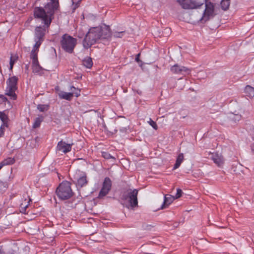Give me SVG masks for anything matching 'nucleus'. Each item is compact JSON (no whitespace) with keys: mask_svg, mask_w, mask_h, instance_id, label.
Wrapping results in <instances>:
<instances>
[{"mask_svg":"<svg viewBox=\"0 0 254 254\" xmlns=\"http://www.w3.org/2000/svg\"><path fill=\"white\" fill-rule=\"evenodd\" d=\"M73 182L76 184L77 188L86 186L88 183L86 174L85 173H83L78 178H77L76 182L73 181Z\"/></svg>","mask_w":254,"mask_h":254,"instance_id":"ddd939ff","label":"nucleus"},{"mask_svg":"<svg viewBox=\"0 0 254 254\" xmlns=\"http://www.w3.org/2000/svg\"><path fill=\"white\" fill-rule=\"evenodd\" d=\"M59 96L60 98L62 99H65L68 101L71 100L72 97L73 96V92H65L64 91H61L59 93Z\"/></svg>","mask_w":254,"mask_h":254,"instance_id":"a211bd4d","label":"nucleus"},{"mask_svg":"<svg viewBox=\"0 0 254 254\" xmlns=\"http://www.w3.org/2000/svg\"><path fill=\"white\" fill-rule=\"evenodd\" d=\"M4 165L3 164V163L1 161L0 163V170L2 168L3 166H4Z\"/></svg>","mask_w":254,"mask_h":254,"instance_id":"79ce46f5","label":"nucleus"},{"mask_svg":"<svg viewBox=\"0 0 254 254\" xmlns=\"http://www.w3.org/2000/svg\"><path fill=\"white\" fill-rule=\"evenodd\" d=\"M210 157L213 162L218 166H221L224 163L223 157L218 153H212Z\"/></svg>","mask_w":254,"mask_h":254,"instance_id":"4468645a","label":"nucleus"},{"mask_svg":"<svg viewBox=\"0 0 254 254\" xmlns=\"http://www.w3.org/2000/svg\"><path fill=\"white\" fill-rule=\"evenodd\" d=\"M176 1L183 9L197 8L203 5L205 0H177Z\"/></svg>","mask_w":254,"mask_h":254,"instance_id":"6e6552de","label":"nucleus"},{"mask_svg":"<svg viewBox=\"0 0 254 254\" xmlns=\"http://www.w3.org/2000/svg\"><path fill=\"white\" fill-rule=\"evenodd\" d=\"M102 156L103 157H104L106 159H109L110 158H113V157L111 156V155L107 152H103L102 153Z\"/></svg>","mask_w":254,"mask_h":254,"instance_id":"473e14b6","label":"nucleus"},{"mask_svg":"<svg viewBox=\"0 0 254 254\" xmlns=\"http://www.w3.org/2000/svg\"><path fill=\"white\" fill-rule=\"evenodd\" d=\"M70 90L73 92V94H75V96L78 97L80 95V91L76 89L73 86H71Z\"/></svg>","mask_w":254,"mask_h":254,"instance_id":"c756f323","label":"nucleus"},{"mask_svg":"<svg viewBox=\"0 0 254 254\" xmlns=\"http://www.w3.org/2000/svg\"><path fill=\"white\" fill-rule=\"evenodd\" d=\"M149 125L155 129H157L158 128L157 125L154 121L150 119V121L149 122Z\"/></svg>","mask_w":254,"mask_h":254,"instance_id":"72a5a7b5","label":"nucleus"},{"mask_svg":"<svg viewBox=\"0 0 254 254\" xmlns=\"http://www.w3.org/2000/svg\"><path fill=\"white\" fill-rule=\"evenodd\" d=\"M39 47H35V45H34L33 47V49L30 53V58L32 60V63H35L37 62H38V53L39 52Z\"/></svg>","mask_w":254,"mask_h":254,"instance_id":"dca6fc26","label":"nucleus"},{"mask_svg":"<svg viewBox=\"0 0 254 254\" xmlns=\"http://www.w3.org/2000/svg\"><path fill=\"white\" fill-rule=\"evenodd\" d=\"M72 144V143L68 144L65 141L61 140L58 143L57 150L65 154L71 151Z\"/></svg>","mask_w":254,"mask_h":254,"instance_id":"f8f14e48","label":"nucleus"},{"mask_svg":"<svg viewBox=\"0 0 254 254\" xmlns=\"http://www.w3.org/2000/svg\"><path fill=\"white\" fill-rule=\"evenodd\" d=\"M15 61H16V60L15 59H13V57L12 56L10 57V62H9L10 68V69L12 68L13 64H14Z\"/></svg>","mask_w":254,"mask_h":254,"instance_id":"c9c22d12","label":"nucleus"},{"mask_svg":"<svg viewBox=\"0 0 254 254\" xmlns=\"http://www.w3.org/2000/svg\"><path fill=\"white\" fill-rule=\"evenodd\" d=\"M0 98L2 100L3 102H6L7 101V98L3 95H0Z\"/></svg>","mask_w":254,"mask_h":254,"instance_id":"58836bf2","label":"nucleus"},{"mask_svg":"<svg viewBox=\"0 0 254 254\" xmlns=\"http://www.w3.org/2000/svg\"><path fill=\"white\" fill-rule=\"evenodd\" d=\"M166 30L167 31H168V32H170V29H167H167H166Z\"/></svg>","mask_w":254,"mask_h":254,"instance_id":"37998d69","label":"nucleus"},{"mask_svg":"<svg viewBox=\"0 0 254 254\" xmlns=\"http://www.w3.org/2000/svg\"><path fill=\"white\" fill-rule=\"evenodd\" d=\"M170 71L173 74H183L184 73L189 74L190 73L191 69L186 66L175 64L171 67Z\"/></svg>","mask_w":254,"mask_h":254,"instance_id":"9b49d317","label":"nucleus"},{"mask_svg":"<svg viewBox=\"0 0 254 254\" xmlns=\"http://www.w3.org/2000/svg\"><path fill=\"white\" fill-rule=\"evenodd\" d=\"M17 81L18 78L15 76L9 77L6 81L7 87L5 90V95L9 96L12 100H16L17 98L15 92L17 89Z\"/></svg>","mask_w":254,"mask_h":254,"instance_id":"423d86ee","label":"nucleus"},{"mask_svg":"<svg viewBox=\"0 0 254 254\" xmlns=\"http://www.w3.org/2000/svg\"><path fill=\"white\" fill-rule=\"evenodd\" d=\"M32 64L33 71L34 73H39L42 70V67L39 65V62H37L35 63H32Z\"/></svg>","mask_w":254,"mask_h":254,"instance_id":"4be33fe9","label":"nucleus"},{"mask_svg":"<svg viewBox=\"0 0 254 254\" xmlns=\"http://www.w3.org/2000/svg\"><path fill=\"white\" fill-rule=\"evenodd\" d=\"M118 129H119L122 133L126 132L127 130V127H121L120 126H118L116 127V128L114 130V133H116Z\"/></svg>","mask_w":254,"mask_h":254,"instance_id":"c85d7f7f","label":"nucleus"},{"mask_svg":"<svg viewBox=\"0 0 254 254\" xmlns=\"http://www.w3.org/2000/svg\"><path fill=\"white\" fill-rule=\"evenodd\" d=\"M245 90L247 92H248L250 94V96L254 97V88L250 86L247 85L246 87Z\"/></svg>","mask_w":254,"mask_h":254,"instance_id":"cd10ccee","label":"nucleus"},{"mask_svg":"<svg viewBox=\"0 0 254 254\" xmlns=\"http://www.w3.org/2000/svg\"><path fill=\"white\" fill-rule=\"evenodd\" d=\"M80 2L81 0H78L77 1L72 0V5L71 6V8L72 12H74L75 9L79 6Z\"/></svg>","mask_w":254,"mask_h":254,"instance_id":"a878e982","label":"nucleus"},{"mask_svg":"<svg viewBox=\"0 0 254 254\" xmlns=\"http://www.w3.org/2000/svg\"><path fill=\"white\" fill-rule=\"evenodd\" d=\"M49 26L46 25L45 23L43 26H37L35 29L34 41L35 47H40L44 40V37L46 34V29Z\"/></svg>","mask_w":254,"mask_h":254,"instance_id":"0eeeda50","label":"nucleus"},{"mask_svg":"<svg viewBox=\"0 0 254 254\" xmlns=\"http://www.w3.org/2000/svg\"><path fill=\"white\" fill-rule=\"evenodd\" d=\"M59 2L56 0H50L45 6V8L36 7L34 10L35 18L45 23L46 26H50L52 21V16L54 11L58 8Z\"/></svg>","mask_w":254,"mask_h":254,"instance_id":"f03ea898","label":"nucleus"},{"mask_svg":"<svg viewBox=\"0 0 254 254\" xmlns=\"http://www.w3.org/2000/svg\"><path fill=\"white\" fill-rule=\"evenodd\" d=\"M49 108L48 105L39 104L37 106V109L41 112L47 111Z\"/></svg>","mask_w":254,"mask_h":254,"instance_id":"bb28decb","label":"nucleus"},{"mask_svg":"<svg viewBox=\"0 0 254 254\" xmlns=\"http://www.w3.org/2000/svg\"><path fill=\"white\" fill-rule=\"evenodd\" d=\"M214 15V7L212 3L209 2L205 3V9L204 11L203 16L201 19L204 22L208 20L211 17Z\"/></svg>","mask_w":254,"mask_h":254,"instance_id":"9d476101","label":"nucleus"},{"mask_svg":"<svg viewBox=\"0 0 254 254\" xmlns=\"http://www.w3.org/2000/svg\"><path fill=\"white\" fill-rule=\"evenodd\" d=\"M56 193L60 200H65L70 198L73 195L70 183L67 181H63L57 188Z\"/></svg>","mask_w":254,"mask_h":254,"instance_id":"7ed1b4c3","label":"nucleus"},{"mask_svg":"<svg viewBox=\"0 0 254 254\" xmlns=\"http://www.w3.org/2000/svg\"><path fill=\"white\" fill-rule=\"evenodd\" d=\"M112 188V181L109 177H106L103 183L102 188L98 197L102 198L108 194Z\"/></svg>","mask_w":254,"mask_h":254,"instance_id":"1a4fd4ad","label":"nucleus"},{"mask_svg":"<svg viewBox=\"0 0 254 254\" xmlns=\"http://www.w3.org/2000/svg\"><path fill=\"white\" fill-rule=\"evenodd\" d=\"M27 197L28 198L29 200L28 201H26V199L25 198L24 201L22 202L20 205L21 212L23 213H25L26 209L29 205L30 201H31V199L29 198L28 196H27Z\"/></svg>","mask_w":254,"mask_h":254,"instance_id":"412c9836","label":"nucleus"},{"mask_svg":"<svg viewBox=\"0 0 254 254\" xmlns=\"http://www.w3.org/2000/svg\"><path fill=\"white\" fill-rule=\"evenodd\" d=\"M140 53H139V54H138L137 55H136V57H135V61H136V62H137V63H139V62H141V61H140V60H139V56H140Z\"/></svg>","mask_w":254,"mask_h":254,"instance_id":"ea45409f","label":"nucleus"},{"mask_svg":"<svg viewBox=\"0 0 254 254\" xmlns=\"http://www.w3.org/2000/svg\"><path fill=\"white\" fill-rule=\"evenodd\" d=\"M234 117L232 118V120L235 122L238 121L241 119V116L238 114H235L233 115Z\"/></svg>","mask_w":254,"mask_h":254,"instance_id":"f704fd0d","label":"nucleus"},{"mask_svg":"<svg viewBox=\"0 0 254 254\" xmlns=\"http://www.w3.org/2000/svg\"><path fill=\"white\" fill-rule=\"evenodd\" d=\"M84 35V34L83 33L81 30H79L77 34V37L79 38H82L83 37Z\"/></svg>","mask_w":254,"mask_h":254,"instance_id":"4c0bfd02","label":"nucleus"},{"mask_svg":"<svg viewBox=\"0 0 254 254\" xmlns=\"http://www.w3.org/2000/svg\"><path fill=\"white\" fill-rule=\"evenodd\" d=\"M77 40L67 34H64L61 41L62 49L68 53L73 52Z\"/></svg>","mask_w":254,"mask_h":254,"instance_id":"20e7f679","label":"nucleus"},{"mask_svg":"<svg viewBox=\"0 0 254 254\" xmlns=\"http://www.w3.org/2000/svg\"><path fill=\"white\" fill-rule=\"evenodd\" d=\"M183 160H184V155L183 153H180L177 158L176 163L173 167V169L175 170V169L178 168L180 166V165H181V163L183 162Z\"/></svg>","mask_w":254,"mask_h":254,"instance_id":"6ab92c4d","label":"nucleus"},{"mask_svg":"<svg viewBox=\"0 0 254 254\" xmlns=\"http://www.w3.org/2000/svg\"><path fill=\"white\" fill-rule=\"evenodd\" d=\"M174 196L171 195L167 194L164 196V201L162 203L161 209H163L166 208L169 204H170L175 199Z\"/></svg>","mask_w":254,"mask_h":254,"instance_id":"2eb2a0df","label":"nucleus"},{"mask_svg":"<svg viewBox=\"0 0 254 254\" xmlns=\"http://www.w3.org/2000/svg\"><path fill=\"white\" fill-rule=\"evenodd\" d=\"M43 121L42 117L36 118L35 120L34 123L33 125V127L34 128H37L40 127L41 122Z\"/></svg>","mask_w":254,"mask_h":254,"instance_id":"393cba45","label":"nucleus"},{"mask_svg":"<svg viewBox=\"0 0 254 254\" xmlns=\"http://www.w3.org/2000/svg\"><path fill=\"white\" fill-rule=\"evenodd\" d=\"M4 131H5V127L0 126V137H1L4 135Z\"/></svg>","mask_w":254,"mask_h":254,"instance_id":"e433bc0d","label":"nucleus"},{"mask_svg":"<svg viewBox=\"0 0 254 254\" xmlns=\"http://www.w3.org/2000/svg\"><path fill=\"white\" fill-rule=\"evenodd\" d=\"M182 193H183L182 190L180 189H177V192H176L175 195L173 197H174L175 199H177L178 198H180L182 196Z\"/></svg>","mask_w":254,"mask_h":254,"instance_id":"2f4dec72","label":"nucleus"},{"mask_svg":"<svg viewBox=\"0 0 254 254\" xmlns=\"http://www.w3.org/2000/svg\"><path fill=\"white\" fill-rule=\"evenodd\" d=\"M82 64L88 68H91L93 65L92 59L87 57L82 61Z\"/></svg>","mask_w":254,"mask_h":254,"instance_id":"aec40b11","label":"nucleus"},{"mask_svg":"<svg viewBox=\"0 0 254 254\" xmlns=\"http://www.w3.org/2000/svg\"><path fill=\"white\" fill-rule=\"evenodd\" d=\"M251 149L252 151L254 153V143H253L251 145Z\"/></svg>","mask_w":254,"mask_h":254,"instance_id":"a19ab883","label":"nucleus"},{"mask_svg":"<svg viewBox=\"0 0 254 254\" xmlns=\"http://www.w3.org/2000/svg\"><path fill=\"white\" fill-rule=\"evenodd\" d=\"M2 162L3 163V164L4 165V166L9 165H12L14 163L15 159L14 158L8 157L7 158L3 160Z\"/></svg>","mask_w":254,"mask_h":254,"instance_id":"b1692460","label":"nucleus"},{"mask_svg":"<svg viewBox=\"0 0 254 254\" xmlns=\"http://www.w3.org/2000/svg\"><path fill=\"white\" fill-rule=\"evenodd\" d=\"M112 33L109 26L103 24L99 27H91L86 34L82 42L84 48L88 49L100 41L109 40Z\"/></svg>","mask_w":254,"mask_h":254,"instance_id":"f257e3e1","label":"nucleus"},{"mask_svg":"<svg viewBox=\"0 0 254 254\" xmlns=\"http://www.w3.org/2000/svg\"><path fill=\"white\" fill-rule=\"evenodd\" d=\"M0 119L2 122V124L1 125V127H8V123L9 121V119L8 116L5 114L4 112H0Z\"/></svg>","mask_w":254,"mask_h":254,"instance_id":"f3484780","label":"nucleus"},{"mask_svg":"<svg viewBox=\"0 0 254 254\" xmlns=\"http://www.w3.org/2000/svg\"><path fill=\"white\" fill-rule=\"evenodd\" d=\"M0 254H4V253L1 252V251L0 250Z\"/></svg>","mask_w":254,"mask_h":254,"instance_id":"c03bdc74","label":"nucleus"},{"mask_svg":"<svg viewBox=\"0 0 254 254\" xmlns=\"http://www.w3.org/2000/svg\"><path fill=\"white\" fill-rule=\"evenodd\" d=\"M125 34V31H115L113 33V36L115 38H122Z\"/></svg>","mask_w":254,"mask_h":254,"instance_id":"7c9ffc66","label":"nucleus"},{"mask_svg":"<svg viewBox=\"0 0 254 254\" xmlns=\"http://www.w3.org/2000/svg\"><path fill=\"white\" fill-rule=\"evenodd\" d=\"M138 190L136 189L131 190L128 189L127 191H124L121 197V199L123 201L128 200L130 207L133 208L137 206Z\"/></svg>","mask_w":254,"mask_h":254,"instance_id":"39448f33","label":"nucleus"},{"mask_svg":"<svg viewBox=\"0 0 254 254\" xmlns=\"http://www.w3.org/2000/svg\"><path fill=\"white\" fill-rule=\"evenodd\" d=\"M230 0H222L221 1V6L224 10H226L229 7Z\"/></svg>","mask_w":254,"mask_h":254,"instance_id":"5701e85b","label":"nucleus"}]
</instances>
